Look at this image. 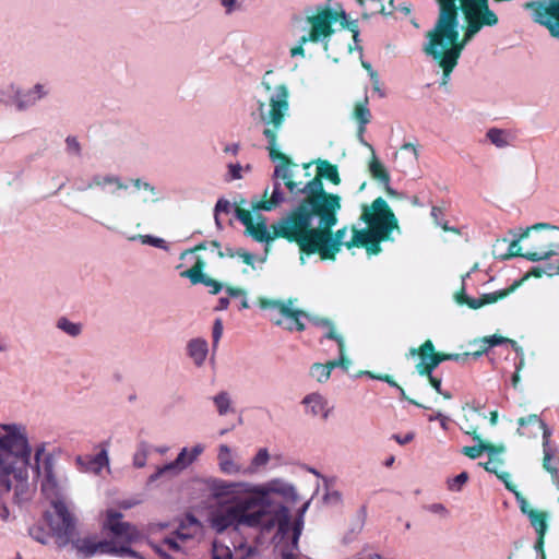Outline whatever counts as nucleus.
Masks as SVG:
<instances>
[{
  "mask_svg": "<svg viewBox=\"0 0 559 559\" xmlns=\"http://www.w3.org/2000/svg\"><path fill=\"white\" fill-rule=\"evenodd\" d=\"M500 465H502V460L500 459H489L488 462L483 464L484 468L487 472L495 474L504 484L509 491H513V485L509 481L510 474L507 472H500Z\"/></svg>",
  "mask_w": 559,
  "mask_h": 559,
  "instance_id": "33",
  "label": "nucleus"
},
{
  "mask_svg": "<svg viewBox=\"0 0 559 559\" xmlns=\"http://www.w3.org/2000/svg\"><path fill=\"white\" fill-rule=\"evenodd\" d=\"M461 9L466 21V29L464 33L463 40L456 43L459 38L457 31V8L456 0H454L455 10V37L448 41L447 39L440 40V44H436V49H429V44L433 38L436 26L428 33L427 41L424 45V51L426 55L432 57V59L439 61V67L442 68L443 74L441 84L445 85L449 80L451 72L457 64V60L461 56L462 50L465 46L484 28L493 27L498 24L499 19L497 14L489 9L488 0H461Z\"/></svg>",
  "mask_w": 559,
  "mask_h": 559,
  "instance_id": "5",
  "label": "nucleus"
},
{
  "mask_svg": "<svg viewBox=\"0 0 559 559\" xmlns=\"http://www.w3.org/2000/svg\"><path fill=\"white\" fill-rule=\"evenodd\" d=\"M227 167H228V178H227L228 181L238 180V179L242 178V175H241L242 167L239 163L229 164Z\"/></svg>",
  "mask_w": 559,
  "mask_h": 559,
  "instance_id": "53",
  "label": "nucleus"
},
{
  "mask_svg": "<svg viewBox=\"0 0 559 559\" xmlns=\"http://www.w3.org/2000/svg\"><path fill=\"white\" fill-rule=\"evenodd\" d=\"M40 490L49 499L50 506L53 509L52 511H46L44 519L58 548H64L72 540V535H78V519L64 500L62 488L56 475L52 474L50 457L45 462V480L40 481Z\"/></svg>",
  "mask_w": 559,
  "mask_h": 559,
  "instance_id": "6",
  "label": "nucleus"
},
{
  "mask_svg": "<svg viewBox=\"0 0 559 559\" xmlns=\"http://www.w3.org/2000/svg\"><path fill=\"white\" fill-rule=\"evenodd\" d=\"M369 170L373 178L378 179L381 183L388 185L390 175L384 169L383 165L378 160L374 150H372V159L369 164Z\"/></svg>",
  "mask_w": 559,
  "mask_h": 559,
  "instance_id": "35",
  "label": "nucleus"
},
{
  "mask_svg": "<svg viewBox=\"0 0 559 559\" xmlns=\"http://www.w3.org/2000/svg\"><path fill=\"white\" fill-rule=\"evenodd\" d=\"M348 28L353 33L354 41L358 47V22L357 20L348 21L345 10L337 5V8L325 9L317 12V41L324 40L328 36L335 32V27Z\"/></svg>",
  "mask_w": 559,
  "mask_h": 559,
  "instance_id": "9",
  "label": "nucleus"
},
{
  "mask_svg": "<svg viewBox=\"0 0 559 559\" xmlns=\"http://www.w3.org/2000/svg\"><path fill=\"white\" fill-rule=\"evenodd\" d=\"M203 451L204 447L201 443L195 444L191 449L190 453L188 451V448H182L174 461L176 462V464L179 465V468L182 472L187 467H189Z\"/></svg>",
  "mask_w": 559,
  "mask_h": 559,
  "instance_id": "29",
  "label": "nucleus"
},
{
  "mask_svg": "<svg viewBox=\"0 0 559 559\" xmlns=\"http://www.w3.org/2000/svg\"><path fill=\"white\" fill-rule=\"evenodd\" d=\"M181 276L189 278L192 284H203L206 278L205 274H203L200 270L194 269L182 272Z\"/></svg>",
  "mask_w": 559,
  "mask_h": 559,
  "instance_id": "50",
  "label": "nucleus"
},
{
  "mask_svg": "<svg viewBox=\"0 0 559 559\" xmlns=\"http://www.w3.org/2000/svg\"><path fill=\"white\" fill-rule=\"evenodd\" d=\"M150 445L146 441H140L136 445V451L133 454V466L142 468L146 465Z\"/></svg>",
  "mask_w": 559,
  "mask_h": 559,
  "instance_id": "43",
  "label": "nucleus"
},
{
  "mask_svg": "<svg viewBox=\"0 0 559 559\" xmlns=\"http://www.w3.org/2000/svg\"><path fill=\"white\" fill-rule=\"evenodd\" d=\"M69 545L72 546L79 558L90 559L96 555H108L109 542L106 539L99 540L95 535L86 537L72 535V540Z\"/></svg>",
  "mask_w": 559,
  "mask_h": 559,
  "instance_id": "16",
  "label": "nucleus"
},
{
  "mask_svg": "<svg viewBox=\"0 0 559 559\" xmlns=\"http://www.w3.org/2000/svg\"><path fill=\"white\" fill-rule=\"evenodd\" d=\"M479 343L481 344V346H480L481 349L471 354L475 358L480 357L484 353H487L490 348H492L497 345H502V344L510 345L513 348V350L515 352V354H519L520 352L522 353V347L519 346V344L515 341L507 338V337H502V336L491 335L489 337L483 338Z\"/></svg>",
  "mask_w": 559,
  "mask_h": 559,
  "instance_id": "27",
  "label": "nucleus"
},
{
  "mask_svg": "<svg viewBox=\"0 0 559 559\" xmlns=\"http://www.w3.org/2000/svg\"><path fill=\"white\" fill-rule=\"evenodd\" d=\"M317 479L322 480V487L317 486V511L329 518H341L344 513L345 501L342 491L336 487V477L322 475L317 471Z\"/></svg>",
  "mask_w": 559,
  "mask_h": 559,
  "instance_id": "10",
  "label": "nucleus"
},
{
  "mask_svg": "<svg viewBox=\"0 0 559 559\" xmlns=\"http://www.w3.org/2000/svg\"><path fill=\"white\" fill-rule=\"evenodd\" d=\"M367 520V506L362 504L352 519L348 530L345 533L343 540L345 544L352 543L364 530Z\"/></svg>",
  "mask_w": 559,
  "mask_h": 559,
  "instance_id": "25",
  "label": "nucleus"
},
{
  "mask_svg": "<svg viewBox=\"0 0 559 559\" xmlns=\"http://www.w3.org/2000/svg\"><path fill=\"white\" fill-rule=\"evenodd\" d=\"M540 421H543L537 415H530L527 417H522L519 419V428L518 433L521 436L532 437L536 433L527 430L528 426H540Z\"/></svg>",
  "mask_w": 559,
  "mask_h": 559,
  "instance_id": "42",
  "label": "nucleus"
},
{
  "mask_svg": "<svg viewBox=\"0 0 559 559\" xmlns=\"http://www.w3.org/2000/svg\"><path fill=\"white\" fill-rule=\"evenodd\" d=\"M108 555H114V556H119V557H130V558H136V559H141L142 557L140 556V554L138 551H135L134 549H132L130 546H120V547H117L115 545H112V543L109 542V546H108Z\"/></svg>",
  "mask_w": 559,
  "mask_h": 559,
  "instance_id": "45",
  "label": "nucleus"
},
{
  "mask_svg": "<svg viewBox=\"0 0 559 559\" xmlns=\"http://www.w3.org/2000/svg\"><path fill=\"white\" fill-rule=\"evenodd\" d=\"M66 151L69 155H73L76 157L82 156V147L76 136L68 135L66 138Z\"/></svg>",
  "mask_w": 559,
  "mask_h": 559,
  "instance_id": "48",
  "label": "nucleus"
},
{
  "mask_svg": "<svg viewBox=\"0 0 559 559\" xmlns=\"http://www.w3.org/2000/svg\"><path fill=\"white\" fill-rule=\"evenodd\" d=\"M231 209V204L228 200L226 199H218L216 204H215V207H214V212L215 214H219L221 212H224V213H229Z\"/></svg>",
  "mask_w": 559,
  "mask_h": 559,
  "instance_id": "59",
  "label": "nucleus"
},
{
  "mask_svg": "<svg viewBox=\"0 0 559 559\" xmlns=\"http://www.w3.org/2000/svg\"><path fill=\"white\" fill-rule=\"evenodd\" d=\"M234 216L246 227V235L258 242L269 243L276 237L271 235L267 228V219L261 214L257 216L254 222L249 211L235 207Z\"/></svg>",
  "mask_w": 559,
  "mask_h": 559,
  "instance_id": "14",
  "label": "nucleus"
},
{
  "mask_svg": "<svg viewBox=\"0 0 559 559\" xmlns=\"http://www.w3.org/2000/svg\"><path fill=\"white\" fill-rule=\"evenodd\" d=\"M317 329L321 330L319 345L324 346L330 343V350L335 352L337 355L345 354V342L341 334L336 333L334 324L328 319L317 318Z\"/></svg>",
  "mask_w": 559,
  "mask_h": 559,
  "instance_id": "19",
  "label": "nucleus"
},
{
  "mask_svg": "<svg viewBox=\"0 0 559 559\" xmlns=\"http://www.w3.org/2000/svg\"><path fill=\"white\" fill-rule=\"evenodd\" d=\"M543 467L551 475V480L554 485L559 489V472L558 468L554 465H551V462L544 461Z\"/></svg>",
  "mask_w": 559,
  "mask_h": 559,
  "instance_id": "55",
  "label": "nucleus"
},
{
  "mask_svg": "<svg viewBox=\"0 0 559 559\" xmlns=\"http://www.w3.org/2000/svg\"><path fill=\"white\" fill-rule=\"evenodd\" d=\"M258 548L245 542L234 546V551L222 543L214 542L212 545V559H253L258 555Z\"/></svg>",
  "mask_w": 559,
  "mask_h": 559,
  "instance_id": "17",
  "label": "nucleus"
},
{
  "mask_svg": "<svg viewBox=\"0 0 559 559\" xmlns=\"http://www.w3.org/2000/svg\"><path fill=\"white\" fill-rule=\"evenodd\" d=\"M129 240L134 241L139 240L142 245L152 246L164 251L169 250L168 243L160 237L154 235H136L129 238Z\"/></svg>",
  "mask_w": 559,
  "mask_h": 559,
  "instance_id": "36",
  "label": "nucleus"
},
{
  "mask_svg": "<svg viewBox=\"0 0 559 559\" xmlns=\"http://www.w3.org/2000/svg\"><path fill=\"white\" fill-rule=\"evenodd\" d=\"M352 361L345 358V354L337 355V358L326 360L324 364L317 362V369H320V373L317 377L318 381H326L330 378L331 371L337 367L347 371Z\"/></svg>",
  "mask_w": 559,
  "mask_h": 559,
  "instance_id": "26",
  "label": "nucleus"
},
{
  "mask_svg": "<svg viewBox=\"0 0 559 559\" xmlns=\"http://www.w3.org/2000/svg\"><path fill=\"white\" fill-rule=\"evenodd\" d=\"M94 462L100 467L108 464L107 451L102 450L100 452H98L94 457Z\"/></svg>",
  "mask_w": 559,
  "mask_h": 559,
  "instance_id": "64",
  "label": "nucleus"
},
{
  "mask_svg": "<svg viewBox=\"0 0 559 559\" xmlns=\"http://www.w3.org/2000/svg\"><path fill=\"white\" fill-rule=\"evenodd\" d=\"M487 139L495 146L502 148L509 145V133L506 130L491 128L487 131Z\"/></svg>",
  "mask_w": 559,
  "mask_h": 559,
  "instance_id": "38",
  "label": "nucleus"
},
{
  "mask_svg": "<svg viewBox=\"0 0 559 559\" xmlns=\"http://www.w3.org/2000/svg\"><path fill=\"white\" fill-rule=\"evenodd\" d=\"M539 428L543 429V462L546 461L548 463L556 456L558 448L550 443L552 430L544 421H540Z\"/></svg>",
  "mask_w": 559,
  "mask_h": 559,
  "instance_id": "32",
  "label": "nucleus"
},
{
  "mask_svg": "<svg viewBox=\"0 0 559 559\" xmlns=\"http://www.w3.org/2000/svg\"><path fill=\"white\" fill-rule=\"evenodd\" d=\"M293 28L295 32L307 31V34L300 36L298 44L290 49L293 58L304 57V45L308 41H314V10L307 8L302 13L296 15L293 20Z\"/></svg>",
  "mask_w": 559,
  "mask_h": 559,
  "instance_id": "15",
  "label": "nucleus"
},
{
  "mask_svg": "<svg viewBox=\"0 0 559 559\" xmlns=\"http://www.w3.org/2000/svg\"><path fill=\"white\" fill-rule=\"evenodd\" d=\"M93 183H96V189L99 191L118 197L121 191L129 189V183L123 180L119 175L107 173H96L93 175Z\"/></svg>",
  "mask_w": 559,
  "mask_h": 559,
  "instance_id": "20",
  "label": "nucleus"
},
{
  "mask_svg": "<svg viewBox=\"0 0 559 559\" xmlns=\"http://www.w3.org/2000/svg\"><path fill=\"white\" fill-rule=\"evenodd\" d=\"M123 514L120 511L108 509L103 528L108 530L116 537H126L132 540L136 534V528L129 522L122 521Z\"/></svg>",
  "mask_w": 559,
  "mask_h": 559,
  "instance_id": "18",
  "label": "nucleus"
},
{
  "mask_svg": "<svg viewBox=\"0 0 559 559\" xmlns=\"http://www.w3.org/2000/svg\"><path fill=\"white\" fill-rule=\"evenodd\" d=\"M540 228H554L551 225L547 223H539L527 227L525 229L511 230L512 240L509 241L508 253L501 255L502 259H509L513 257H522L528 261L537 262L545 261L546 263L543 265H538L532 269V271L525 276L528 277L533 275L535 277H540L543 275L555 276L559 275V251L555 248L559 246H545L539 251H527L522 253V247L520 246V241L527 238L532 230H537Z\"/></svg>",
  "mask_w": 559,
  "mask_h": 559,
  "instance_id": "7",
  "label": "nucleus"
},
{
  "mask_svg": "<svg viewBox=\"0 0 559 559\" xmlns=\"http://www.w3.org/2000/svg\"><path fill=\"white\" fill-rule=\"evenodd\" d=\"M270 491L274 493H278L283 496L285 499L290 500L292 502L296 499V491L294 486L288 484H283L280 481H274L270 488Z\"/></svg>",
  "mask_w": 559,
  "mask_h": 559,
  "instance_id": "44",
  "label": "nucleus"
},
{
  "mask_svg": "<svg viewBox=\"0 0 559 559\" xmlns=\"http://www.w3.org/2000/svg\"><path fill=\"white\" fill-rule=\"evenodd\" d=\"M187 354L197 367H202L209 354V344L202 337L191 338L187 343Z\"/></svg>",
  "mask_w": 559,
  "mask_h": 559,
  "instance_id": "22",
  "label": "nucleus"
},
{
  "mask_svg": "<svg viewBox=\"0 0 559 559\" xmlns=\"http://www.w3.org/2000/svg\"><path fill=\"white\" fill-rule=\"evenodd\" d=\"M261 308L269 311L270 320L288 331H304L309 317L300 310L293 308V302L280 300H261Z\"/></svg>",
  "mask_w": 559,
  "mask_h": 559,
  "instance_id": "8",
  "label": "nucleus"
},
{
  "mask_svg": "<svg viewBox=\"0 0 559 559\" xmlns=\"http://www.w3.org/2000/svg\"><path fill=\"white\" fill-rule=\"evenodd\" d=\"M504 296H507V293L504 290H498L495 293L486 294L485 295V304L496 302L499 298H502Z\"/></svg>",
  "mask_w": 559,
  "mask_h": 559,
  "instance_id": "63",
  "label": "nucleus"
},
{
  "mask_svg": "<svg viewBox=\"0 0 559 559\" xmlns=\"http://www.w3.org/2000/svg\"><path fill=\"white\" fill-rule=\"evenodd\" d=\"M342 209V198L328 193L323 183L317 179V253L322 260H334L342 246L366 247L369 255L381 251L380 241L392 240L390 234L400 231L397 219L390 211L384 199H376L371 206L364 205L360 222L352 226V237L346 239L348 228L345 226L332 234L336 226L337 214Z\"/></svg>",
  "mask_w": 559,
  "mask_h": 559,
  "instance_id": "2",
  "label": "nucleus"
},
{
  "mask_svg": "<svg viewBox=\"0 0 559 559\" xmlns=\"http://www.w3.org/2000/svg\"><path fill=\"white\" fill-rule=\"evenodd\" d=\"M241 524L259 527L262 533H269L275 526H280V535H283L287 532L288 507L274 501L265 491L259 498H240L233 506L213 512L210 518V525L216 533Z\"/></svg>",
  "mask_w": 559,
  "mask_h": 559,
  "instance_id": "3",
  "label": "nucleus"
},
{
  "mask_svg": "<svg viewBox=\"0 0 559 559\" xmlns=\"http://www.w3.org/2000/svg\"><path fill=\"white\" fill-rule=\"evenodd\" d=\"M514 497H515V500L521 509V511L525 514V515H528L530 513V507H528V503L526 501V499L515 489V487L513 486V491H511Z\"/></svg>",
  "mask_w": 559,
  "mask_h": 559,
  "instance_id": "54",
  "label": "nucleus"
},
{
  "mask_svg": "<svg viewBox=\"0 0 559 559\" xmlns=\"http://www.w3.org/2000/svg\"><path fill=\"white\" fill-rule=\"evenodd\" d=\"M527 518L538 535L537 546H542L547 531L546 514L536 510H530Z\"/></svg>",
  "mask_w": 559,
  "mask_h": 559,
  "instance_id": "31",
  "label": "nucleus"
},
{
  "mask_svg": "<svg viewBox=\"0 0 559 559\" xmlns=\"http://www.w3.org/2000/svg\"><path fill=\"white\" fill-rule=\"evenodd\" d=\"M270 459L269 452L266 449H260L255 456L252 460V465L261 466L267 463Z\"/></svg>",
  "mask_w": 559,
  "mask_h": 559,
  "instance_id": "56",
  "label": "nucleus"
},
{
  "mask_svg": "<svg viewBox=\"0 0 559 559\" xmlns=\"http://www.w3.org/2000/svg\"><path fill=\"white\" fill-rule=\"evenodd\" d=\"M288 97L287 86L281 84L275 86L270 95L269 110L265 109L263 102H259L258 110L264 124L263 135L267 143L266 150L270 158L276 165L273 174L271 198L266 201L252 202L251 207L254 212L272 211L283 203L285 198L280 179L286 181L285 186L290 193L306 194L292 214L281 218L274 225V235L296 241L300 251L311 254L314 253V228L311 226L314 217V179L308 181L304 188H299L298 183L292 181V171L288 166L289 158L280 151V145L276 142L277 133L289 109Z\"/></svg>",
  "mask_w": 559,
  "mask_h": 559,
  "instance_id": "1",
  "label": "nucleus"
},
{
  "mask_svg": "<svg viewBox=\"0 0 559 559\" xmlns=\"http://www.w3.org/2000/svg\"><path fill=\"white\" fill-rule=\"evenodd\" d=\"M534 22L545 26L550 35L559 39V0L532 1L525 4Z\"/></svg>",
  "mask_w": 559,
  "mask_h": 559,
  "instance_id": "11",
  "label": "nucleus"
},
{
  "mask_svg": "<svg viewBox=\"0 0 559 559\" xmlns=\"http://www.w3.org/2000/svg\"><path fill=\"white\" fill-rule=\"evenodd\" d=\"M419 356V361L416 365V371L419 374L431 373L444 360L457 359L459 356L454 354L440 355L435 353V346L431 341H426L419 349L411 347L406 354L407 358H415Z\"/></svg>",
  "mask_w": 559,
  "mask_h": 559,
  "instance_id": "13",
  "label": "nucleus"
},
{
  "mask_svg": "<svg viewBox=\"0 0 559 559\" xmlns=\"http://www.w3.org/2000/svg\"><path fill=\"white\" fill-rule=\"evenodd\" d=\"M223 321L219 318L215 319L212 329L213 348L217 347L218 342L223 335Z\"/></svg>",
  "mask_w": 559,
  "mask_h": 559,
  "instance_id": "51",
  "label": "nucleus"
},
{
  "mask_svg": "<svg viewBox=\"0 0 559 559\" xmlns=\"http://www.w3.org/2000/svg\"><path fill=\"white\" fill-rule=\"evenodd\" d=\"M428 420L429 421L438 420V423H440V426L443 430L449 429V427H448L449 418L440 412L436 413L435 415H430Z\"/></svg>",
  "mask_w": 559,
  "mask_h": 559,
  "instance_id": "61",
  "label": "nucleus"
},
{
  "mask_svg": "<svg viewBox=\"0 0 559 559\" xmlns=\"http://www.w3.org/2000/svg\"><path fill=\"white\" fill-rule=\"evenodd\" d=\"M181 473V469L179 468V465L176 464L175 461H171L169 463L164 464L163 466H158L156 471L150 475L147 483L152 484L155 483L157 479H159L164 475H168L170 477L177 476Z\"/></svg>",
  "mask_w": 559,
  "mask_h": 559,
  "instance_id": "34",
  "label": "nucleus"
},
{
  "mask_svg": "<svg viewBox=\"0 0 559 559\" xmlns=\"http://www.w3.org/2000/svg\"><path fill=\"white\" fill-rule=\"evenodd\" d=\"M467 480L468 474L466 472H462L455 477L447 480L448 489L453 492H460Z\"/></svg>",
  "mask_w": 559,
  "mask_h": 559,
  "instance_id": "46",
  "label": "nucleus"
},
{
  "mask_svg": "<svg viewBox=\"0 0 559 559\" xmlns=\"http://www.w3.org/2000/svg\"><path fill=\"white\" fill-rule=\"evenodd\" d=\"M440 7L433 38L429 44V49H436V44H440L441 38L451 41L455 37V10L454 0H437Z\"/></svg>",
  "mask_w": 559,
  "mask_h": 559,
  "instance_id": "12",
  "label": "nucleus"
},
{
  "mask_svg": "<svg viewBox=\"0 0 559 559\" xmlns=\"http://www.w3.org/2000/svg\"><path fill=\"white\" fill-rule=\"evenodd\" d=\"M313 497H314V493L311 496L310 500L308 502H306L300 508V513L297 516V519L295 520L294 525L290 524V531L283 539V544H282L283 548L297 549L298 539L301 534V528L304 525L302 514L306 511V509L308 508V506H309L310 501L313 499Z\"/></svg>",
  "mask_w": 559,
  "mask_h": 559,
  "instance_id": "24",
  "label": "nucleus"
},
{
  "mask_svg": "<svg viewBox=\"0 0 559 559\" xmlns=\"http://www.w3.org/2000/svg\"><path fill=\"white\" fill-rule=\"evenodd\" d=\"M213 402L216 406L218 415L221 416H224L233 411L231 400L229 393L226 391H221L215 396H213Z\"/></svg>",
  "mask_w": 559,
  "mask_h": 559,
  "instance_id": "39",
  "label": "nucleus"
},
{
  "mask_svg": "<svg viewBox=\"0 0 559 559\" xmlns=\"http://www.w3.org/2000/svg\"><path fill=\"white\" fill-rule=\"evenodd\" d=\"M317 179L322 182V179L330 181L334 186L341 183V177L336 165L329 163L325 159L317 158Z\"/></svg>",
  "mask_w": 559,
  "mask_h": 559,
  "instance_id": "28",
  "label": "nucleus"
},
{
  "mask_svg": "<svg viewBox=\"0 0 559 559\" xmlns=\"http://www.w3.org/2000/svg\"><path fill=\"white\" fill-rule=\"evenodd\" d=\"M94 188H96V183H93V176L88 180L80 179L75 181V189L80 192Z\"/></svg>",
  "mask_w": 559,
  "mask_h": 559,
  "instance_id": "58",
  "label": "nucleus"
},
{
  "mask_svg": "<svg viewBox=\"0 0 559 559\" xmlns=\"http://www.w3.org/2000/svg\"><path fill=\"white\" fill-rule=\"evenodd\" d=\"M424 376H426L429 379L430 384L435 388V390L439 394L443 395L445 399H451L452 397V395L448 391H443L441 389V379L437 378L436 376H433V372L425 373Z\"/></svg>",
  "mask_w": 559,
  "mask_h": 559,
  "instance_id": "52",
  "label": "nucleus"
},
{
  "mask_svg": "<svg viewBox=\"0 0 559 559\" xmlns=\"http://www.w3.org/2000/svg\"><path fill=\"white\" fill-rule=\"evenodd\" d=\"M46 444L43 442L36 445L34 451V465H32L34 477L41 480H45V462L48 457L51 459V469L52 474H55V456L51 453H45Z\"/></svg>",
  "mask_w": 559,
  "mask_h": 559,
  "instance_id": "23",
  "label": "nucleus"
},
{
  "mask_svg": "<svg viewBox=\"0 0 559 559\" xmlns=\"http://www.w3.org/2000/svg\"><path fill=\"white\" fill-rule=\"evenodd\" d=\"M130 182L136 189H145V190L150 191L152 194L157 193L156 188L154 186H152L150 182L142 180L141 178L130 179Z\"/></svg>",
  "mask_w": 559,
  "mask_h": 559,
  "instance_id": "57",
  "label": "nucleus"
},
{
  "mask_svg": "<svg viewBox=\"0 0 559 559\" xmlns=\"http://www.w3.org/2000/svg\"><path fill=\"white\" fill-rule=\"evenodd\" d=\"M230 456V449L226 444L219 445L218 451V460H219V467L224 473L230 474L234 472L235 464Z\"/></svg>",
  "mask_w": 559,
  "mask_h": 559,
  "instance_id": "41",
  "label": "nucleus"
},
{
  "mask_svg": "<svg viewBox=\"0 0 559 559\" xmlns=\"http://www.w3.org/2000/svg\"><path fill=\"white\" fill-rule=\"evenodd\" d=\"M354 117L357 119L359 126H367L371 120V112L368 107V98L365 97L362 103L355 106Z\"/></svg>",
  "mask_w": 559,
  "mask_h": 559,
  "instance_id": "40",
  "label": "nucleus"
},
{
  "mask_svg": "<svg viewBox=\"0 0 559 559\" xmlns=\"http://www.w3.org/2000/svg\"><path fill=\"white\" fill-rule=\"evenodd\" d=\"M430 215L433 218L436 225L441 227L443 230L456 231V228L448 225V222L444 219L443 211L439 206H432Z\"/></svg>",
  "mask_w": 559,
  "mask_h": 559,
  "instance_id": "47",
  "label": "nucleus"
},
{
  "mask_svg": "<svg viewBox=\"0 0 559 559\" xmlns=\"http://www.w3.org/2000/svg\"><path fill=\"white\" fill-rule=\"evenodd\" d=\"M414 438H415V432H413V431H409V432L405 433L404 436H401L399 433L392 435V439L395 440L401 445L407 444L408 442L413 441Z\"/></svg>",
  "mask_w": 559,
  "mask_h": 559,
  "instance_id": "60",
  "label": "nucleus"
},
{
  "mask_svg": "<svg viewBox=\"0 0 559 559\" xmlns=\"http://www.w3.org/2000/svg\"><path fill=\"white\" fill-rule=\"evenodd\" d=\"M50 87L48 84L36 83L27 91H17L15 94L14 103L19 111H24L35 106L39 100L48 96Z\"/></svg>",
  "mask_w": 559,
  "mask_h": 559,
  "instance_id": "21",
  "label": "nucleus"
},
{
  "mask_svg": "<svg viewBox=\"0 0 559 559\" xmlns=\"http://www.w3.org/2000/svg\"><path fill=\"white\" fill-rule=\"evenodd\" d=\"M32 445L20 424H0V495L14 490V502L27 500Z\"/></svg>",
  "mask_w": 559,
  "mask_h": 559,
  "instance_id": "4",
  "label": "nucleus"
},
{
  "mask_svg": "<svg viewBox=\"0 0 559 559\" xmlns=\"http://www.w3.org/2000/svg\"><path fill=\"white\" fill-rule=\"evenodd\" d=\"M56 326L71 337H76L82 333V324L72 322L67 317H60Z\"/></svg>",
  "mask_w": 559,
  "mask_h": 559,
  "instance_id": "37",
  "label": "nucleus"
},
{
  "mask_svg": "<svg viewBox=\"0 0 559 559\" xmlns=\"http://www.w3.org/2000/svg\"><path fill=\"white\" fill-rule=\"evenodd\" d=\"M473 439L478 441L479 443L473 447H464L461 452L464 455L468 456L469 459H477L480 456V454L484 452V449L486 448L485 443L480 441L478 436L474 437Z\"/></svg>",
  "mask_w": 559,
  "mask_h": 559,
  "instance_id": "49",
  "label": "nucleus"
},
{
  "mask_svg": "<svg viewBox=\"0 0 559 559\" xmlns=\"http://www.w3.org/2000/svg\"><path fill=\"white\" fill-rule=\"evenodd\" d=\"M203 285L210 287L211 288L210 293L214 294V295L218 294L222 290V284L209 276H206Z\"/></svg>",
  "mask_w": 559,
  "mask_h": 559,
  "instance_id": "62",
  "label": "nucleus"
},
{
  "mask_svg": "<svg viewBox=\"0 0 559 559\" xmlns=\"http://www.w3.org/2000/svg\"><path fill=\"white\" fill-rule=\"evenodd\" d=\"M276 532L272 537V540L274 543L275 551H277L281 556V559H297L295 555L296 549H289V548H283V539L290 531V512L288 511V524H287V532L283 535H280V526H275Z\"/></svg>",
  "mask_w": 559,
  "mask_h": 559,
  "instance_id": "30",
  "label": "nucleus"
}]
</instances>
